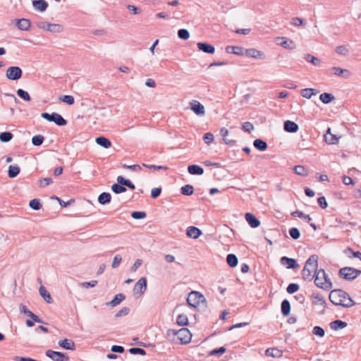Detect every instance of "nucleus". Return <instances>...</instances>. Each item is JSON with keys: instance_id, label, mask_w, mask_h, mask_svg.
<instances>
[{"instance_id": "1", "label": "nucleus", "mask_w": 361, "mask_h": 361, "mask_svg": "<svg viewBox=\"0 0 361 361\" xmlns=\"http://www.w3.org/2000/svg\"><path fill=\"white\" fill-rule=\"evenodd\" d=\"M329 300L336 306L343 307H351L355 305V302L350 297L348 293L342 289L332 290L329 295Z\"/></svg>"}, {"instance_id": "2", "label": "nucleus", "mask_w": 361, "mask_h": 361, "mask_svg": "<svg viewBox=\"0 0 361 361\" xmlns=\"http://www.w3.org/2000/svg\"><path fill=\"white\" fill-rule=\"evenodd\" d=\"M318 259L319 256L317 255H312L307 259L301 273L304 280L311 281L313 279L314 276L312 274V272H315V270L317 269Z\"/></svg>"}, {"instance_id": "3", "label": "nucleus", "mask_w": 361, "mask_h": 361, "mask_svg": "<svg viewBox=\"0 0 361 361\" xmlns=\"http://www.w3.org/2000/svg\"><path fill=\"white\" fill-rule=\"evenodd\" d=\"M314 284L317 287L329 290L332 288V282L324 269L315 270L314 274Z\"/></svg>"}, {"instance_id": "4", "label": "nucleus", "mask_w": 361, "mask_h": 361, "mask_svg": "<svg viewBox=\"0 0 361 361\" xmlns=\"http://www.w3.org/2000/svg\"><path fill=\"white\" fill-rule=\"evenodd\" d=\"M187 304L192 307H197L202 303H207L206 298L200 292L192 290L189 294L186 299Z\"/></svg>"}, {"instance_id": "5", "label": "nucleus", "mask_w": 361, "mask_h": 361, "mask_svg": "<svg viewBox=\"0 0 361 361\" xmlns=\"http://www.w3.org/2000/svg\"><path fill=\"white\" fill-rule=\"evenodd\" d=\"M41 117L49 122H54L58 126H64L68 123L61 114L56 112L51 114L44 112L41 114Z\"/></svg>"}, {"instance_id": "6", "label": "nucleus", "mask_w": 361, "mask_h": 361, "mask_svg": "<svg viewBox=\"0 0 361 361\" xmlns=\"http://www.w3.org/2000/svg\"><path fill=\"white\" fill-rule=\"evenodd\" d=\"M6 76L11 80H18L23 76V71L19 66H10L6 70Z\"/></svg>"}, {"instance_id": "7", "label": "nucleus", "mask_w": 361, "mask_h": 361, "mask_svg": "<svg viewBox=\"0 0 361 361\" xmlns=\"http://www.w3.org/2000/svg\"><path fill=\"white\" fill-rule=\"evenodd\" d=\"M47 357L51 359L53 361H68L69 357L65 353L55 351L53 350H47L45 352Z\"/></svg>"}, {"instance_id": "8", "label": "nucleus", "mask_w": 361, "mask_h": 361, "mask_svg": "<svg viewBox=\"0 0 361 361\" xmlns=\"http://www.w3.org/2000/svg\"><path fill=\"white\" fill-rule=\"evenodd\" d=\"M177 338L180 344H188L191 341L192 334L188 329L181 328L178 329V336Z\"/></svg>"}, {"instance_id": "9", "label": "nucleus", "mask_w": 361, "mask_h": 361, "mask_svg": "<svg viewBox=\"0 0 361 361\" xmlns=\"http://www.w3.org/2000/svg\"><path fill=\"white\" fill-rule=\"evenodd\" d=\"M147 281L145 277L140 278L135 284L133 288L134 295H142L147 290Z\"/></svg>"}, {"instance_id": "10", "label": "nucleus", "mask_w": 361, "mask_h": 361, "mask_svg": "<svg viewBox=\"0 0 361 361\" xmlns=\"http://www.w3.org/2000/svg\"><path fill=\"white\" fill-rule=\"evenodd\" d=\"M190 109L197 116H203L205 114L204 106L198 101L192 100L190 102Z\"/></svg>"}, {"instance_id": "11", "label": "nucleus", "mask_w": 361, "mask_h": 361, "mask_svg": "<svg viewBox=\"0 0 361 361\" xmlns=\"http://www.w3.org/2000/svg\"><path fill=\"white\" fill-rule=\"evenodd\" d=\"M280 262L282 265L285 266L287 269H298L300 265L297 261L293 258H290L286 256H283L280 259Z\"/></svg>"}, {"instance_id": "12", "label": "nucleus", "mask_w": 361, "mask_h": 361, "mask_svg": "<svg viewBox=\"0 0 361 361\" xmlns=\"http://www.w3.org/2000/svg\"><path fill=\"white\" fill-rule=\"evenodd\" d=\"M226 51L228 54H233L238 56L248 55V49H244L243 47L238 46H227L226 47Z\"/></svg>"}, {"instance_id": "13", "label": "nucleus", "mask_w": 361, "mask_h": 361, "mask_svg": "<svg viewBox=\"0 0 361 361\" xmlns=\"http://www.w3.org/2000/svg\"><path fill=\"white\" fill-rule=\"evenodd\" d=\"M352 267H345L339 269L338 271V276L346 280V281H353L354 276H353V272H351Z\"/></svg>"}, {"instance_id": "14", "label": "nucleus", "mask_w": 361, "mask_h": 361, "mask_svg": "<svg viewBox=\"0 0 361 361\" xmlns=\"http://www.w3.org/2000/svg\"><path fill=\"white\" fill-rule=\"evenodd\" d=\"M197 47L200 51L205 54H213L215 52L214 46L207 42H198Z\"/></svg>"}, {"instance_id": "15", "label": "nucleus", "mask_w": 361, "mask_h": 361, "mask_svg": "<svg viewBox=\"0 0 361 361\" xmlns=\"http://www.w3.org/2000/svg\"><path fill=\"white\" fill-rule=\"evenodd\" d=\"M202 234V231L199 228L193 226L188 227L186 231V235H188V237L192 239L198 238Z\"/></svg>"}, {"instance_id": "16", "label": "nucleus", "mask_w": 361, "mask_h": 361, "mask_svg": "<svg viewBox=\"0 0 361 361\" xmlns=\"http://www.w3.org/2000/svg\"><path fill=\"white\" fill-rule=\"evenodd\" d=\"M48 3L45 0H33L32 6L34 8L39 12L45 11L48 8Z\"/></svg>"}, {"instance_id": "17", "label": "nucleus", "mask_w": 361, "mask_h": 361, "mask_svg": "<svg viewBox=\"0 0 361 361\" xmlns=\"http://www.w3.org/2000/svg\"><path fill=\"white\" fill-rule=\"evenodd\" d=\"M299 129L298 125L292 121H286L283 123V130L288 133H296Z\"/></svg>"}, {"instance_id": "18", "label": "nucleus", "mask_w": 361, "mask_h": 361, "mask_svg": "<svg viewBox=\"0 0 361 361\" xmlns=\"http://www.w3.org/2000/svg\"><path fill=\"white\" fill-rule=\"evenodd\" d=\"M59 345L63 349L68 350H75V343L70 339L64 338L59 341Z\"/></svg>"}, {"instance_id": "19", "label": "nucleus", "mask_w": 361, "mask_h": 361, "mask_svg": "<svg viewBox=\"0 0 361 361\" xmlns=\"http://www.w3.org/2000/svg\"><path fill=\"white\" fill-rule=\"evenodd\" d=\"M16 26L20 30L27 31L31 27V22L27 18L18 19L16 20Z\"/></svg>"}, {"instance_id": "20", "label": "nucleus", "mask_w": 361, "mask_h": 361, "mask_svg": "<svg viewBox=\"0 0 361 361\" xmlns=\"http://www.w3.org/2000/svg\"><path fill=\"white\" fill-rule=\"evenodd\" d=\"M311 298L313 299L312 305H320L323 306L324 308L326 307V302L325 301V299L321 294L313 293L311 295Z\"/></svg>"}, {"instance_id": "21", "label": "nucleus", "mask_w": 361, "mask_h": 361, "mask_svg": "<svg viewBox=\"0 0 361 361\" xmlns=\"http://www.w3.org/2000/svg\"><path fill=\"white\" fill-rule=\"evenodd\" d=\"M325 142L329 145H335L338 142L339 137L331 133V128H329L324 135Z\"/></svg>"}, {"instance_id": "22", "label": "nucleus", "mask_w": 361, "mask_h": 361, "mask_svg": "<svg viewBox=\"0 0 361 361\" xmlns=\"http://www.w3.org/2000/svg\"><path fill=\"white\" fill-rule=\"evenodd\" d=\"M278 39L281 41L278 44L286 49H293L295 48L293 41L287 37H279Z\"/></svg>"}, {"instance_id": "23", "label": "nucleus", "mask_w": 361, "mask_h": 361, "mask_svg": "<svg viewBox=\"0 0 361 361\" xmlns=\"http://www.w3.org/2000/svg\"><path fill=\"white\" fill-rule=\"evenodd\" d=\"M95 142L98 145L105 149H108L111 146V142L110 140L104 136H99L96 137Z\"/></svg>"}, {"instance_id": "24", "label": "nucleus", "mask_w": 361, "mask_h": 361, "mask_svg": "<svg viewBox=\"0 0 361 361\" xmlns=\"http://www.w3.org/2000/svg\"><path fill=\"white\" fill-rule=\"evenodd\" d=\"M188 171L191 175H202L204 173V169L197 164H191L188 166Z\"/></svg>"}, {"instance_id": "25", "label": "nucleus", "mask_w": 361, "mask_h": 361, "mask_svg": "<svg viewBox=\"0 0 361 361\" xmlns=\"http://www.w3.org/2000/svg\"><path fill=\"white\" fill-rule=\"evenodd\" d=\"M116 180L118 183H121V185H123L125 188L128 187L130 190L135 189L134 183L130 180L127 179L122 176H118Z\"/></svg>"}, {"instance_id": "26", "label": "nucleus", "mask_w": 361, "mask_h": 361, "mask_svg": "<svg viewBox=\"0 0 361 361\" xmlns=\"http://www.w3.org/2000/svg\"><path fill=\"white\" fill-rule=\"evenodd\" d=\"M126 299V295L123 293L116 294L114 298L106 303L107 306L115 307L119 305L123 300Z\"/></svg>"}, {"instance_id": "27", "label": "nucleus", "mask_w": 361, "mask_h": 361, "mask_svg": "<svg viewBox=\"0 0 361 361\" xmlns=\"http://www.w3.org/2000/svg\"><path fill=\"white\" fill-rule=\"evenodd\" d=\"M111 201V195L109 192H103L98 197V202L100 204H108Z\"/></svg>"}, {"instance_id": "28", "label": "nucleus", "mask_w": 361, "mask_h": 361, "mask_svg": "<svg viewBox=\"0 0 361 361\" xmlns=\"http://www.w3.org/2000/svg\"><path fill=\"white\" fill-rule=\"evenodd\" d=\"M330 328L334 331L343 329L347 326V323L340 319H336L329 324Z\"/></svg>"}, {"instance_id": "29", "label": "nucleus", "mask_w": 361, "mask_h": 361, "mask_svg": "<svg viewBox=\"0 0 361 361\" xmlns=\"http://www.w3.org/2000/svg\"><path fill=\"white\" fill-rule=\"evenodd\" d=\"M39 293L40 295L43 298V299L46 301V302L51 304L53 302L52 298L46 288L43 286H40L39 289Z\"/></svg>"}, {"instance_id": "30", "label": "nucleus", "mask_w": 361, "mask_h": 361, "mask_svg": "<svg viewBox=\"0 0 361 361\" xmlns=\"http://www.w3.org/2000/svg\"><path fill=\"white\" fill-rule=\"evenodd\" d=\"M281 314L284 317H287V316H288L290 314V302L287 299H284L281 302Z\"/></svg>"}, {"instance_id": "31", "label": "nucleus", "mask_w": 361, "mask_h": 361, "mask_svg": "<svg viewBox=\"0 0 361 361\" xmlns=\"http://www.w3.org/2000/svg\"><path fill=\"white\" fill-rule=\"evenodd\" d=\"M253 145L255 149L261 152L265 151L268 147L267 142L262 139L255 140L253 142Z\"/></svg>"}, {"instance_id": "32", "label": "nucleus", "mask_w": 361, "mask_h": 361, "mask_svg": "<svg viewBox=\"0 0 361 361\" xmlns=\"http://www.w3.org/2000/svg\"><path fill=\"white\" fill-rule=\"evenodd\" d=\"M20 172V169L18 165H10L8 170V176L11 178H14Z\"/></svg>"}, {"instance_id": "33", "label": "nucleus", "mask_w": 361, "mask_h": 361, "mask_svg": "<svg viewBox=\"0 0 361 361\" xmlns=\"http://www.w3.org/2000/svg\"><path fill=\"white\" fill-rule=\"evenodd\" d=\"M265 355L273 357H279L282 355V351L276 348H270L265 350Z\"/></svg>"}, {"instance_id": "34", "label": "nucleus", "mask_w": 361, "mask_h": 361, "mask_svg": "<svg viewBox=\"0 0 361 361\" xmlns=\"http://www.w3.org/2000/svg\"><path fill=\"white\" fill-rule=\"evenodd\" d=\"M226 262L230 267L234 268L238 265V259L235 255L231 253L227 255Z\"/></svg>"}, {"instance_id": "35", "label": "nucleus", "mask_w": 361, "mask_h": 361, "mask_svg": "<svg viewBox=\"0 0 361 361\" xmlns=\"http://www.w3.org/2000/svg\"><path fill=\"white\" fill-rule=\"evenodd\" d=\"M334 99L335 97L331 93L324 92L319 95V99L325 104L331 103Z\"/></svg>"}, {"instance_id": "36", "label": "nucleus", "mask_w": 361, "mask_h": 361, "mask_svg": "<svg viewBox=\"0 0 361 361\" xmlns=\"http://www.w3.org/2000/svg\"><path fill=\"white\" fill-rule=\"evenodd\" d=\"M220 135H221L225 144L232 146L235 143V141L226 138V136L228 135V130L226 128L223 127L220 129Z\"/></svg>"}, {"instance_id": "37", "label": "nucleus", "mask_w": 361, "mask_h": 361, "mask_svg": "<svg viewBox=\"0 0 361 361\" xmlns=\"http://www.w3.org/2000/svg\"><path fill=\"white\" fill-rule=\"evenodd\" d=\"M317 94V92L315 89L313 88H305L300 91V94L307 99H310L312 95H315Z\"/></svg>"}, {"instance_id": "38", "label": "nucleus", "mask_w": 361, "mask_h": 361, "mask_svg": "<svg viewBox=\"0 0 361 361\" xmlns=\"http://www.w3.org/2000/svg\"><path fill=\"white\" fill-rule=\"evenodd\" d=\"M250 57L262 60L264 59L265 56L264 52L255 49L250 48Z\"/></svg>"}, {"instance_id": "39", "label": "nucleus", "mask_w": 361, "mask_h": 361, "mask_svg": "<svg viewBox=\"0 0 361 361\" xmlns=\"http://www.w3.org/2000/svg\"><path fill=\"white\" fill-rule=\"evenodd\" d=\"M176 324L181 326L188 325L189 322L187 315L185 314H178L176 318Z\"/></svg>"}, {"instance_id": "40", "label": "nucleus", "mask_w": 361, "mask_h": 361, "mask_svg": "<svg viewBox=\"0 0 361 361\" xmlns=\"http://www.w3.org/2000/svg\"><path fill=\"white\" fill-rule=\"evenodd\" d=\"M294 172L300 176H308V170L302 165H298L294 167Z\"/></svg>"}, {"instance_id": "41", "label": "nucleus", "mask_w": 361, "mask_h": 361, "mask_svg": "<svg viewBox=\"0 0 361 361\" xmlns=\"http://www.w3.org/2000/svg\"><path fill=\"white\" fill-rule=\"evenodd\" d=\"M291 215L293 216H298L299 218H301V219H302L304 221H305L307 223H310V221L312 220V218L310 217V216L309 214H305L302 212H300V211H298V210L293 212L291 213Z\"/></svg>"}, {"instance_id": "42", "label": "nucleus", "mask_w": 361, "mask_h": 361, "mask_svg": "<svg viewBox=\"0 0 361 361\" xmlns=\"http://www.w3.org/2000/svg\"><path fill=\"white\" fill-rule=\"evenodd\" d=\"M180 192L183 195L190 196L194 192V188L192 185L187 184L181 187Z\"/></svg>"}, {"instance_id": "43", "label": "nucleus", "mask_w": 361, "mask_h": 361, "mask_svg": "<svg viewBox=\"0 0 361 361\" xmlns=\"http://www.w3.org/2000/svg\"><path fill=\"white\" fill-rule=\"evenodd\" d=\"M13 137V135L12 133L6 131L0 133V141L1 142H8Z\"/></svg>"}, {"instance_id": "44", "label": "nucleus", "mask_w": 361, "mask_h": 361, "mask_svg": "<svg viewBox=\"0 0 361 361\" xmlns=\"http://www.w3.org/2000/svg\"><path fill=\"white\" fill-rule=\"evenodd\" d=\"M111 190L115 194H121L126 191V188L123 187V185H121V183L117 182L116 183H114L111 185Z\"/></svg>"}, {"instance_id": "45", "label": "nucleus", "mask_w": 361, "mask_h": 361, "mask_svg": "<svg viewBox=\"0 0 361 361\" xmlns=\"http://www.w3.org/2000/svg\"><path fill=\"white\" fill-rule=\"evenodd\" d=\"M63 27L60 24H56V23H50L48 26L47 31L51 32V33H59L62 32Z\"/></svg>"}, {"instance_id": "46", "label": "nucleus", "mask_w": 361, "mask_h": 361, "mask_svg": "<svg viewBox=\"0 0 361 361\" xmlns=\"http://www.w3.org/2000/svg\"><path fill=\"white\" fill-rule=\"evenodd\" d=\"M45 138L42 135H36L32 137V144L34 146L39 147L42 145L44 141Z\"/></svg>"}, {"instance_id": "47", "label": "nucleus", "mask_w": 361, "mask_h": 361, "mask_svg": "<svg viewBox=\"0 0 361 361\" xmlns=\"http://www.w3.org/2000/svg\"><path fill=\"white\" fill-rule=\"evenodd\" d=\"M304 59L307 62L311 63L312 64H313L315 66H318L320 65V60L317 57H315L311 54H305L304 56Z\"/></svg>"}, {"instance_id": "48", "label": "nucleus", "mask_w": 361, "mask_h": 361, "mask_svg": "<svg viewBox=\"0 0 361 361\" xmlns=\"http://www.w3.org/2000/svg\"><path fill=\"white\" fill-rule=\"evenodd\" d=\"M29 206L32 209L35 211H38L42 207V205L39 199L31 200L29 202Z\"/></svg>"}, {"instance_id": "49", "label": "nucleus", "mask_w": 361, "mask_h": 361, "mask_svg": "<svg viewBox=\"0 0 361 361\" xmlns=\"http://www.w3.org/2000/svg\"><path fill=\"white\" fill-rule=\"evenodd\" d=\"M16 93L17 95L24 101L30 102L31 100L29 93L23 89H18Z\"/></svg>"}, {"instance_id": "50", "label": "nucleus", "mask_w": 361, "mask_h": 361, "mask_svg": "<svg viewBox=\"0 0 361 361\" xmlns=\"http://www.w3.org/2000/svg\"><path fill=\"white\" fill-rule=\"evenodd\" d=\"M343 252L347 255L348 253H350L352 254V257L358 258L361 261V252L360 251H354L351 247H348L344 250ZM348 257H351V256Z\"/></svg>"}, {"instance_id": "51", "label": "nucleus", "mask_w": 361, "mask_h": 361, "mask_svg": "<svg viewBox=\"0 0 361 361\" xmlns=\"http://www.w3.org/2000/svg\"><path fill=\"white\" fill-rule=\"evenodd\" d=\"M260 221L252 214L250 213V227L257 228L260 226Z\"/></svg>"}, {"instance_id": "52", "label": "nucleus", "mask_w": 361, "mask_h": 361, "mask_svg": "<svg viewBox=\"0 0 361 361\" xmlns=\"http://www.w3.org/2000/svg\"><path fill=\"white\" fill-rule=\"evenodd\" d=\"M128 352L131 355H146V351L143 348H137V347L130 348L128 350Z\"/></svg>"}, {"instance_id": "53", "label": "nucleus", "mask_w": 361, "mask_h": 361, "mask_svg": "<svg viewBox=\"0 0 361 361\" xmlns=\"http://www.w3.org/2000/svg\"><path fill=\"white\" fill-rule=\"evenodd\" d=\"M290 236L293 240H298L300 237V232L298 228L293 227L290 228L288 231Z\"/></svg>"}, {"instance_id": "54", "label": "nucleus", "mask_w": 361, "mask_h": 361, "mask_svg": "<svg viewBox=\"0 0 361 361\" xmlns=\"http://www.w3.org/2000/svg\"><path fill=\"white\" fill-rule=\"evenodd\" d=\"M53 183V179L50 177L43 178L39 180L38 185L41 188H44Z\"/></svg>"}, {"instance_id": "55", "label": "nucleus", "mask_w": 361, "mask_h": 361, "mask_svg": "<svg viewBox=\"0 0 361 361\" xmlns=\"http://www.w3.org/2000/svg\"><path fill=\"white\" fill-rule=\"evenodd\" d=\"M131 216L134 219H143L147 216V214L143 211H134L131 212Z\"/></svg>"}, {"instance_id": "56", "label": "nucleus", "mask_w": 361, "mask_h": 361, "mask_svg": "<svg viewBox=\"0 0 361 361\" xmlns=\"http://www.w3.org/2000/svg\"><path fill=\"white\" fill-rule=\"evenodd\" d=\"M178 37L181 39L186 40L190 37V32L186 29H180L178 31Z\"/></svg>"}, {"instance_id": "57", "label": "nucleus", "mask_w": 361, "mask_h": 361, "mask_svg": "<svg viewBox=\"0 0 361 361\" xmlns=\"http://www.w3.org/2000/svg\"><path fill=\"white\" fill-rule=\"evenodd\" d=\"M300 288V286L298 283H291L286 288V291L289 294H293L296 293Z\"/></svg>"}, {"instance_id": "58", "label": "nucleus", "mask_w": 361, "mask_h": 361, "mask_svg": "<svg viewBox=\"0 0 361 361\" xmlns=\"http://www.w3.org/2000/svg\"><path fill=\"white\" fill-rule=\"evenodd\" d=\"M335 51L338 54L341 55V56H346L349 53L348 49L344 45L338 46L336 48Z\"/></svg>"}, {"instance_id": "59", "label": "nucleus", "mask_w": 361, "mask_h": 361, "mask_svg": "<svg viewBox=\"0 0 361 361\" xmlns=\"http://www.w3.org/2000/svg\"><path fill=\"white\" fill-rule=\"evenodd\" d=\"M142 166L149 169H152V170H164V171L168 170V167L166 166H158V165L147 164H142Z\"/></svg>"}, {"instance_id": "60", "label": "nucleus", "mask_w": 361, "mask_h": 361, "mask_svg": "<svg viewBox=\"0 0 361 361\" xmlns=\"http://www.w3.org/2000/svg\"><path fill=\"white\" fill-rule=\"evenodd\" d=\"M60 99L63 102H64L68 105H72L75 102V99L72 95H63L60 98Z\"/></svg>"}, {"instance_id": "61", "label": "nucleus", "mask_w": 361, "mask_h": 361, "mask_svg": "<svg viewBox=\"0 0 361 361\" xmlns=\"http://www.w3.org/2000/svg\"><path fill=\"white\" fill-rule=\"evenodd\" d=\"M312 334L317 336L323 337L325 335V331L321 326H315L312 329Z\"/></svg>"}, {"instance_id": "62", "label": "nucleus", "mask_w": 361, "mask_h": 361, "mask_svg": "<svg viewBox=\"0 0 361 361\" xmlns=\"http://www.w3.org/2000/svg\"><path fill=\"white\" fill-rule=\"evenodd\" d=\"M226 350V348L224 346H221L220 348H214L209 352L210 355H221L224 354Z\"/></svg>"}, {"instance_id": "63", "label": "nucleus", "mask_w": 361, "mask_h": 361, "mask_svg": "<svg viewBox=\"0 0 361 361\" xmlns=\"http://www.w3.org/2000/svg\"><path fill=\"white\" fill-rule=\"evenodd\" d=\"M214 140V136L212 133H206L203 135V140L207 145H209Z\"/></svg>"}, {"instance_id": "64", "label": "nucleus", "mask_w": 361, "mask_h": 361, "mask_svg": "<svg viewBox=\"0 0 361 361\" xmlns=\"http://www.w3.org/2000/svg\"><path fill=\"white\" fill-rule=\"evenodd\" d=\"M129 312H130L129 307H123L118 312L116 313L115 317H121L123 316H126V315L128 314Z\"/></svg>"}]
</instances>
